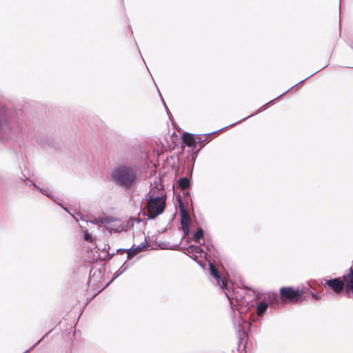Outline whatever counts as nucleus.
<instances>
[{
	"label": "nucleus",
	"mask_w": 353,
	"mask_h": 353,
	"mask_svg": "<svg viewBox=\"0 0 353 353\" xmlns=\"http://www.w3.org/2000/svg\"><path fill=\"white\" fill-rule=\"evenodd\" d=\"M145 248L144 245L141 246H133L130 249L127 250V254H128V259H132L135 255H137L138 253L141 252L143 248Z\"/></svg>",
	"instance_id": "8"
},
{
	"label": "nucleus",
	"mask_w": 353,
	"mask_h": 353,
	"mask_svg": "<svg viewBox=\"0 0 353 353\" xmlns=\"http://www.w3.org/2000/svg\"><path fill=\"white\" fill-rule=\"evenodd\" d=\"M84 239L85 241H92V236H90V234H89L88 233H85V235H84Z\"/></svg>",
	"instance_id": "15"
},
{
	"label": "nucleus",
	"mask_w": 353,
	"mask_h": 353,
	"mask_svg": "<svg viewBox=\"0 0 353 353\" xmlns=\"http://www.w3.org/2000/svg\"><path fill=\"white\" fill-rule=\"evenodd\" d=\"M189 254H192V256L197 257L198 254H201L203 250L199 245H192L187 249Z\"/></svg>",
	"instance_id": "9"
},
{
	"label": "nucleus",
	"mask_w": 353,
	"mask_h": 353,
	"mask_svg": "<svg viewBox=\"0 0 353 353\" xmlns=\"http://www.w3.org/2000/svg\"><path fill=\"white\" fill-rule=\"evenodd\" d=\"M147 200L148 202L146 208L148 212L149 218L154 219L156 216L163 212L165 208V197H149Z\"/></svg>",
	"instance_id": "2"
},
{
	"label": "nucleus",
	"mask_w": 353,
	"mask_h": 353,
	"mask_svg": "<svg viewBox=\"0 0 353 353\" xmlns=\"http://www.w3.org/2000/svg\"><path fill=\"white\" fill-rule=\"evenodd\" d=\"M325 285H327L336 294H341L345 287L343 277L334 278L329 279L325 281Z\"/></svg>",
	"instance_id": "4"
},
{
	"label": "nucleus",
	"mask_w": 353,
	"mask_h": 353,
	"mask_svg": "<svg viewBox=\"0 0 353 353\" xmlns=\"http://www.w3.org/2000/svg\"><path fill=\"white\" fill-rule=\"evenodd\" d=\"M311 296H312L313 299L316 300H319L321 299L320 296L313 292H311Z\"/></svg>",
	"instance_id": "16"
},
{
	"label": "nucleus",
	"mask_w": 353,
	"mask_h": 353,
	"mask_svg": "<svg viewBox=\"0 0 353 353\" xmlns=\"http://www.w3.org/2000/svg\"><path fill=\"white\" fill-rule=\"evenodd\" d=\"M100 222H101V223H107V222H108V219H107L106 218H101V219Z\"/></svg>",
	"instance_id": "17"
},
{
	"label": "nucleus",
	"mask_w": 353,
	"mask_h": 353,
	"mask_svg": "<svg viewBox=\"0 0 353 353\" xmlns=\"http://www.w3.org/2000/svg\"><path fill=\"white\" fill-rule=\"evenodd\" d=\"M179 185L181 189L186 190L190 186V181L188 178L183 177L179 179Z\"/></svg>",
	"instance_id": "12"
},
{
	"label": "nucleus",
	"mask_w": 353,
	"mask_h": 353,
	"mask_svg": "<svg viewBox=\"0 0 353 353\" xmlns=\"http://www.w3.org/2000/svg\"><path fill=\"white\" fill-rule=\"evenodd\" d=\"M210 270L211 274L214 276V277L216 279V281L220 283L221 276L219 273V270L212 263H210Z\"/></svg>",
	"instance_id": "11"
},
{
	"label": "nucleus",
	"mask_w": 353,
	"mask_h": 353,
	"mask_svg": "<svg viewBox=\"0 0 353 353\" xmlns=\"http://www.w3.org/2000/svg\"><path fill=\"white\" fill-rule=\"evenodd\" d=\"M112 177L118 185L129 189L134 183L137 174L132 168L121 166L114 171Z\"/></svg>",
	"instance_id": "1"
},
{
	"label": "nucleus",
	"mask_w": 353,
	"mask_h": 353,
	"mask_svg": "<svg viewBox=\"0 0 353 353\" xmlns=\"http://www.w3.org/2000/svg\"><path fill=\"white\" fill-rule=\"evenodd\" d=\"M345 283L344 291L347 296L353 295V270L350 268L348 273L343 276Z\"/></svg>",
	"instance_id": "5"
},
{
	"label": "nucleus",
	"mask_w": 353,
	"mask_h": 353,
	"mask_svg": "<svg viewBox=\"0 0 353 353\" xmlns=\"http://www.w3.org/2000/svg\"><path fill=\"white\" fill-rule=\"evenodd\" d=\"M183 143L188 147H196V141L194 136L190 133L185 132L182 134Z\"/></svg>",
	"instance_id": "7"
},
{
	"label": "nucleus",
	"mask_w": 353,
	"mask_h": 353,
	"mask_svg": "<svg viewBox=\"0 0 353 353\" xmlns=\"http://www.w3.org/2000/svg\"><path fill=\"white\" fill-rule=\"evenodd\" d=\"M190 216L184 210L181 212V225L185 235L188 234L190 232L189 228Z\"/></svg>",
	"instance_id": "6"
},
{
	"label": "nucleus",
	"mask_w": 353,
	"mask_h": 353,
	"mask_svg": "<svg viewBox=\"0 0 353 353\" xmlns=\"http://www.w3.org/2000/svg\"><path fill=\"white\" fill-rule=\"evenodd\" d=\"M280 299L283 302L297 303L305 293L303 289H294L292 287H282L279 290Z\"/></svg>",
	"instance_id": "3"
},
{
	"label": "nucleus",
	"mask_w": 353,
	"mask_h": 353,
	"mask_svg": "<svg viewBox=\"0 0 353 353\" xmlns=\"http://www.w3.org/2000/svg\"><path fill=\"white\" fill-rule=\"evenodd\" d=\"M268 304L265 301H261L259 303L256 308V314L259 316H262L267 310Z\"/></svg>",
	"instance_id": "10"
},
{
	"label": "nucleus",
	"mask_w": 353,
	"mask_h": 353,
	"mask_svg": "<svg viewBox=\"0 0 353 353\" xmlns=\"http://www.w3.org/2000/svg\"><path fill=\"white\" fill-rule=\"evenodd\" d=\"M220 282H221V286L223 289H227L228 279L225 277L221 278Z\"/></svg>",
	"instance_id": "14"
},
{
	"label": "nucleus",
	"mask_w": 353,
	"mask_h": 353,
	"mask_svg": "<svg viewBox=\"0 0 353 353\" xmlns=\"http://www.w3.org/2000/svg\"><path fill=\"white\" fill-rule=\"evenodd\" d=\"M203 230L201 228H199L194 234L193 237V240L199 243V241L203 237Z\"/></svg>",
	"instance_id": "13"
}]
</instances>
